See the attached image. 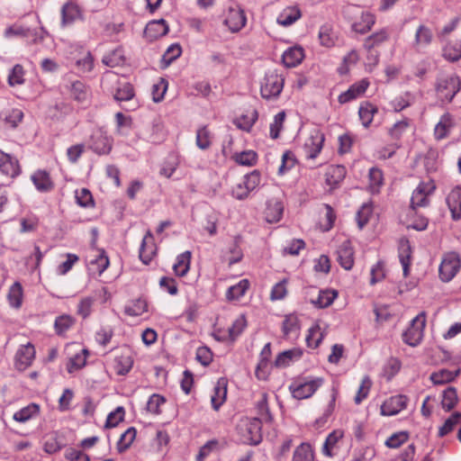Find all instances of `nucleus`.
<instances>
[{"mask_svg":"<svg viewBox=\"0 0 461 461\" xmlns=\"http://www.w3.org/2000/svg\"><path fill=\"white\" fill-rule=\"evenodd\" d=\"M285 78L276 70H268L260 83V94L264 99H276L281 94Z\"/></svg>","mask_w":461,"mask_h":461,"instance_id":"f257e3e1","label":"nucleus"},{"mask_svg":"<svg viewBox=\"0 0 461 461\" xmlns=\"http://www.w3.org/2000/svg\"><path fill=\"white\" fill-rule=\"evenodd\" d=\"M261 421L258 418L242 419L238 425L240 440L244 444L257 445L261 441Z\"/></svg>","mask_w":461,"mask_h":461,"instance_id":"f03ea898","label":"nucleus"},{"mask_svg":"<svg viewBox=\"0 0 461 461\" xmlns=\"http://www.w3.org/2000/svg\"><path fill=\"white\" fill-rule=\"evenodd\" d=\"M321 377H307L294 381L289 385V390L294 398L303 400L310 398L322 385Z\"/></svg>","mask_w":461,"mask_h":461,"instance_id":"7ed1b4c3","label":"nucleus"},{"mask_svg":"<svg viewBox=\"0 0 461 461\" xmlns=\"http://www.w3.org/2000/svg\"><path fill=\"white\" fill-rule=\"evenodd\" d=\"M325 137L318 127L311 128L303 140V149L306 158L314 159L321 153Z\"/></svg>","mask_w":461,"mask_h":461,"instance_id":"20e7f679","label":"nucleus"},{"mask_svg":"<svg viewBox=\"0 0 461 461\" xmlns=\"http://www.w3.org/2000/svg\"><path fill=\"white\" fill-rule=\"evenodd\" d=\"M461 88L459 77L454 74L441 76L438 79L437 92L440 99L451 102Z\"/></svg>","mask_w":461,"mask_h":461,"instance_id":"39448f33","label":"nucleus"},{"mask_svg":"<svg viewBox=\"0 0 461 461\" xmlns=\"http://www.w3.org/2000/svg\"><path fill=\"white\" fill-rule=\"evenodd\" d=\"M426 317L423 312L418 314L402 334L403 341L411 347L418 346L423 338Z\"/></svg>","mask_w":461,"mask_h":461,"instance_id":"423d86ee","label":"nucleus"},{"mask_svg":"<svg viewBox=\"0 0 461 461\" xmlns=\"http://www.w3.org/2000/svg\"><path fill=\"white\" fill-rule=\"evenodd\" d=\"M461 267V259L456 252L444 254L439 265V278L443 282L451 281Z\"/></svg>","mask_w":461,"mask_h":461,"instance_id":"0eeeda50","label":"nucleus"},{"mask_svg":"<svg viewBox=\"0 0 461 461\" xmlns=\"http://www.w3.org/2000/svg\"><path fill=\"white\" fill-rule=\"evenodd\" d=\"M247 23L244 10L236 4L230 5L225 14L224 24L231 32H240Z\"/></svg>","mask_w":461,"mask_h":461,"instance_id":"6e6552de","label":"nucleus"},{"mask_svg":"<svg viewBox=\"0 0 461 461\" xmlns=\"http://www.w3.org/2000/svg\"><path fill=\"white\" fill-rule=\"evenodd\" d=\"M436 189V185L432 180L422 181L412 192L411 197V206L415 209L417 207H424L429 204V197Z\"/></svg>","mask_w":461,"mask_h":461,"instance_id":"1a4fd4ad","label":"nucleus"},{"mask_svg":"<svg viewBox=\"0 0 461 461\" xmlns=\"http://www.w3.org/2000/svg\"><path fill=\"white\" fill-rule=\"evenodd\" d=\"M46 34L47 32L43 29H41L40 31L31 30L30 28L19 24L9 26L5 31V38H29L32 40V43H38L42 41Z\"/></svg>","mask_w":461,"mask_h":461,"instance_id":"9d476101","label":"nucleus"},{"mask_svg":"<svg viewBox=\"0 0 461 461\" xmlns=\"http://www.w3.org/2000/svg\"><path fill=\"white\" fill-rule=\"evenodd\" d=\"M113 146V140L104 131H95L90 139L89 149L98 155L109 154Z\"/></svg>","mask_w":461,"mask_h":461,"instance_id":"9b49d317","label":"nucleus"},{"mask_svg":"<svg viewBox=\"0 0 461 461\" xmlns=\"http://www.w3.org/2000/svg\"><path fill=\"white\" fill-rule=\"evenodd\" d=\"M35 348L28 342L24 345H21L14 356V366L16 369L24 371L32 365L35 358Z\"/></svg>","mask_w":461,"mask_h":461,"instance_id":"f8f14e48","label":"nucleus"},{"mask_svg":"<svg viewBox=\"0 0 461 461\" xmlns=\"http://www.w3.org/2000/svg\"><path fill=\"white\" fill-rule=\"evenodd\" d=\"M409 399L406 395H393L384 402L381 405V414L383 416H393L402 410L406 409Z\"/></svg>","mask_w":461,"mask_h":461,"instance_id":"ddd939ff","label":"nucleus"},{"mask_svg":"<svg viewBox=\"0 0 461 461\" xmlns=\"http://www.w3.org/2000/svg\"><path fill=\"white\" fill-rule=\"evenodd\" d=\"M370 83L368 81V79L366 78H363L356 83H354L353 85L350 86V87L341 93L339 95V103L343 104H347L352 100H355L357 98H359L360 96H362L365 92L366 91V89L368 88Z\"/></svg>","mask_w":461,"mask_h":461,"instance_id":"4468645a","label":"nucleus"},{"mask_svg":"<svg viewBox=\"0 0 461 461\" xmlns=\"http://www.w3.org/2000/svg\"><path fill=\"white\" fill-rule=\"evenodd\" d=\"M31 180L36 190L40 193H50L55 187V184L50 173L46 170H36L32 174Z\"/></svg>","mask_w":461,"mask_h":461,"instance_id":"2eb2a0df","label":"nucleus"},{"mask_svg":"<svg viewBox=\"0 0 461 461\" xmlns=\"http://www.w3.org/2000/svg\"><path fill=\"white\" fill-rule=\"evenodd\" d=\"M337 260L345 270L352 269L354 266V249L349 240H344L337 249Z\"/></svg>","mask_w":461,"mask_h":461,"instance_id":"dca6fc26","label":"nucleus"},{"mask_svg":"<svg viewBox=\"0 0 461 461\" xmlns=\"http://www.w3.org/2000/svg\"><path fill=\"white\" fill-rule=\"evenodd\" d=\"M82 18V10L74 1H68L61 8V26L71 25Z\"/></svg>","mask_w":461,"mask_h":461,"instance_id":"f3484780","label":"nucleus"},{"mask_svg":"<svg viewBox=\"0 0 461 461\" xmlns=\"http://www.w3.org/2000/svg\"><path fill=\"white\" fill-rule=\"evenodd\" d=\"M304 57L303 48L300 45H294L283 52L282 61L286 68H295L302 63Z\"/></svg>","mask_w":461,"mask_h":461,"instance_id":"a211bd4d","label":"nucleus"},{"mask_svg":"<svg viewBox=\"0 0 461 461\" xmlns=\"http://www.w3.org/2000/svg\"><path fill=\"white\" fill-rule=\"evenodd\" d=\"M157 247L155 244L153 234L150 230H148L142 239V242L140 248V258L145 264L148 265L156 255Z\"/></svg>","mask_w":461,"mask_h":461,"instance_id":"6ab92c4d","label":"nucleus"},{"mask_svg":"<svg viewBox=\"0 0 461 461\" xmlns=\"http://www.w3.org/2000/svg\"><path fill=\"white\" fill-rule=\"evenodd\" d=\"M0 172L9 177H15L20 174L18 160L2 150H0Z\"/></svg>","mask_w":461,"mask_h":461,"instance_id":"aec40b11","label":"nucleus"},{"mask_svg":"<svg viewBox=\"0 0 461 461\" xmlns=\"http://www.w3.org/2000/svg\"><path fill=\"white\" fill-rule=\"evenodd\" d=\"M88 258V270L92 273L102 275L109 267V258L104 250H95Z\"/></svg>","mask_w":461,"mask_h":461,"instance_id":"412c9836","label":"nucleus"},{"mask_svg":"<svg viewBox=\"0 0 461 461\" xmlns=\"http://www.w3.org/2000/svg\"><path fill=\"white\" fill-rule=\"evenodd\" d=\"M302 17V12L297 5L284 8L276 18V23L284 27L290 26Z\"/></svg>","mask_w":461,"mask_h":461,"instance_id":"4be33fe9","label":"nucleus"},{"mask_svg":"<svg viewBox=\"0 0 461 461\" xmlns=\"http://www.w3.org/2000/svg\"><path fill=\"white\" fill-rule=\"evenodd\" d=\"M346 176V168L340 165L330 166L325 173V182L330 189L336 188Z\"/></svg>","mask_w":461,"mask_h":461,"instance_id":"5701e85b","label":"nucleus"},{"mask_svg":"<svg viewBox=\"0 0 461 461\" xmlns=\"http://www.w3.org/2000/svg\"><path fill=\"white\" fill-rule=\"evenodd\" d=\"M168 32V26L165 20H156L149 22L145 28L144 34L149 41L156 40L166 35Z\"/></svg>","mask_w":461,"mask_h":461,"instance_id":"b1692460","label":"nucleus"},{"mask_svg":"<svg viewBox=\"0 0 461 461\" xmlns=\"http://www.w3.org/2000/svg\"><path fill=\"white\" fill-rule=\"evenodd\" d=\"M454 127V120L450 113H444L434 128V137L438 140L447 138Z\"/></svg>","mask_w":461,"mask_h":461,"instance_id":"393cba45","label":"nucleus"},{"mask_svg":"<svg viewBox=\"0 0 461 461\" xmlns=\"http://www.w3.org/2000/svg\"><path fill=\"white\" fill-rule=\"evenodd\" d=\"M432 39L433 34L431 30L429 27L420 24L415 32L413 48L420 51L429 46L431 43Z\"/></svg>","mask_w":461,"mask_h":461,"instance_id":"a878e982","label":"nucleus"},{"mask_svg":"<svg viewBox=\"0 0 461 461\" xmlns=\"http://www.w3.org/2000/svg\"><path fill=\"white\" fill-rule=\"evenodd\" d=\"M227 396V383L224 379L217 381L213 387L212 394L211 395L212 406L215 411L224 403Z\"/></svg>","mask_w":461,"mask_h":461,"instance_id":"bb28decb","label":"nucleus"},{"mask_svg":"<svg viewBox=\"0 0 461 461\" xmlns=\"http://www.w3.org/2000/svg\"><path fill=\"white\" fill-rule=\"evenodd\" d=\"M411 258V249L408 240L402 239L399 247V260L402 267L403 276L407 277L410 273Z\"/></svg>","mask_w":461,"mask_h":461,"instance_id":"cd10ccee","label":"nucleus"},{"mask_svg":"<svg viewBox=\"0 0 461 461\" xmlns=\"http://www.w3.org/2000/svg\"><path fill=\"white\" fill-rule=\"evenodd\" d=\"M133 365V360L129 351L122 352L116 355L113 359V368L120 375H124L130 372Z\"/></svg>","mask_w":461,"mask_h":461,"instance_id":"c85d7f7f","label":"nucleus"},{"mask_svg":"<svg viewBox=\"0 0 461 461\" xmlns=\"http://www.w3.org/2000/svg\"><path fill=\"white\" fill-rule=\"evenodd\" d=\"M447 203L454 219L461 218V187L456 186L447 196Z\"/></svg>","mask_w":461,"mask_h":461,"instance_id":"c756f323","label":"nucleus"},{"mask_svg":"<svg viewBox=\"0 0 461 461\" xmlns=\"http://www.w3.org/2000/svg\"><path fill=\"white\" fill-rule=\"evenodd\" d=\"M300 321L296 314L285 315L283 321V333L285 338L297 337L300 330Z\"/></svg>","mask_w":461,"mask_h":461,"instance_id":"7c9ffc66","label":"nucleus"},{"mask_svg":"<svg viewBox=\"0 0 461 461\" xmlns=\"http://www.w3.org/2000/svg\"><path fill=\"white\" fill-rule=\"evenodd\" d=\"M343 436L344 432L340 429H336L330 433L323 444L322 453L325 456H332L338 450V443L343 438Z\"/></svg>","mask_w":461,"mask_h":461,"instance_id":"2f4dec72","label":"nucleus"},{"mask_svg":"<svg viewBox=\"0 0 461 461\" xmlns=\"http://www.w3.org/2000/svg\"><path fill=\"white\" fill-rule=\"evenodd\" d=\"M284 205L278 199H271L267 202L266 219L268 222H277L282 218Z\"/></svg>","mask_w":461,"mask_h":461,"instance_id":"473e14b6","label":"nucleus"},{"mask_svg":"<svg viewBox=\"0 0 461 461\" xmlns=\"http://www.w3.org/2000/svg\"><path fill=\"white\" fill-rule=\"evenodd\" d=\"M377 107L369 102H364L360 104L358 109V115L362 125L365 128H368L370 126L374 120V116L375 113H377Z\"/></svg>","mask_w":461,"mask_h":461,"instance_id":"72a5a7b5","label":"nucleus"},{"mask_svg":"<svg viewBox=\"0 0 461 461\" xmlns=\"http://www.w3.org/2000/svg\"><path fill=\"white\" fill-rule=\"evenodd\" d=\"M191 251L186 250L176 257V262L173 265V270L177 276H185L189 269L191 263Z\"/></svg>","mask_w":461,"mask_h":461,"instance_id":"f704fd0d","label":"nucleus"},{"mask_svg":"<svg viewBox=\"0 0 461 461\" xmlns=\"http://www.w3.org/2000/svg\"><path fill=\"white\" fill-rule=\"evenodd\" d=\"M40 407L36 403H30L21 410L15 411L13 415V419L20 423H24L31 419H33L39 415Z\"/></svg>","mask_w":461,"mask_h":461,"instance_id":"c9c22d12","label":"nucleus"},{"mask_svg":"<svg viewBox=\"0 0 461 461\" xmlns=\"http://www.w3.org/2000/svg\"><path fill=\"white\" fill-rule=\"evenodd\" d=\"M249 288V282L248 279H242L239 283L234 285H231L228 288L226 292V299L229 302L239 301L248 289Z\"/></svg>","mask_w":461,"mask_h":461,"instance_id":"e433bc0d","label":"nucleus"},{"mask_svg":"<svg viewBox=\"0 0 461 461\" xmlns=\"http://www.w3.org/2000/svg\"><path fill=\"white\" fill-rule=\"evenodd\" d=\"M318 36L321 46L325 48H331L335 46L337 41V35L334 32L331 25L324 24L321 26Z\"/></svg>","mask_w":461,"mask_h":461,"instance_id":"4c0bfd02","label":"nucleus"},{"mask_svg":"<svg viewBox=\"0 0 461 461\" xmlns=\"http://www.w3.org/2000/svg\"><path fill=\"white\" fill-rule=\"evenodd\" d=\"M375 23V17L371 13H363L359 20L353 23V30L364 34L369 32Z\"/></svg>","mask_w":461,"mask_h":461,"instance_id":"58836bf2","label":"nucleus"},{"mask_svg":"<svg viewBox=\"0 0 461 461\" xmlns=\"http://www.w3.org/2000/svg\"><path fill=\"white\" fill-rule=\"evenodd\" d=\"M70 94L72 97L80 104H86L90 96L88 87L81 81L72 83Z\"/></svg>","mask_w":461,"mask_h":461,"instance_id":"ea45409f","label":"nucleus"},{"mask_svg":"<svg viewBox=\"0 0 461 461\" xmlns=\"http://www.w3.org/2000/svg\"><path fill=\"white\" fill-rule=\"evenodd\" d=\"M389 39V32L387 29H381L380 31L373 33L365 40L364 47L367 50H372L374 48L380 46Z\"/></svg>","mask_w":461,"mask_h":461,"instance_id":"a19ab883","label":"nucleus"},{"mask_svg":"<svg viewBox=\"0 0 461 461\" xmlns=\"http://www.w3.org/2000/svg\"><path fill=\"white\" fill-rule=\"evenodd\" d=\"M303 355V350L300 348H292L280 353L276 359V366L284 367L290 365L294 360H298Z\"/></svg>","mask_w":461,"mask_h":461,"instance_id":"79ce46f5","label":"nucleus"},{"mask_svg":"<svg viewBox=\"0 0 461 461\" xmlns=\"http://www.w3.org/2000/svg\"><path fill=\"white\" fill-rule=\"evenodd\" d=\"M23 298V286L19 282H15L12 285L9 289L7 299L9 304L15 309H18L22 306Z\"/></svg>","mask_w":461,"mask_h":461,"instance_id":"37998d69","label":"nucleus"},{"mask_svg":"<svg viewBox=\"0 0 461 461\" xmlns=\"http://www.w3.org/2000/svg\"><path fill=\"white\" fill-rule=\"evenodd\" d=\"M232 158L240 166L252 167L258 162V154L254 150L249 149L235 153Z\"/></svg>","mask_w":461,"mask_h":461,"instance_id":"c03bdc74","label":"nucleus"},{"mask_svg":"<svg viewBox=\"0 0 461 461\" xmlns=\"http://www.w3.org/2000/svg\"><path fill=\"white\" fill-rule=\"evenodd\" d=\"M292 461H314V453L309 443L299 445L293 455Z\"/></svg>","mask_w":461,"mask_h":461,"instance_id":"a18cd8bd","label":"nucleus"},{"mask_svg":"<svg viewBox=\"0 0 461 461\" xmlns=\"http://www.w3.org/2000/svg\"><path fill=\"white\" fill-rule=\"evenodd\" d=\"M322 339V329L319 323H315L308 330V335L306 336V343L308 347L316 348L321 342Z\"/></svg>","mask_w":461,"mask_h":461,"instance_id":"49530a36","label":"nucleus"},{"mask_svg":"<svg viewBox=\"0 0 461 461\" xmlns=\"http://www.w3.org/2000/svg\"><path fill=\"white\" fill-rule=\"evenodd\" d=\"M443 56L449 61H457L461 59V41H449L443 49Z\"/></svg>","mask_w":461,"mask_h":461,"instance_id":"de8ad7c7","label":"nucleus"},{"mask_svg":"<svg viewBox=\"0 0 461 461\" xmlns=\"http://www.w3.org/2000/svg\"><path fill=\"white\" fill-rule=\"evenodd\" d=\"M258 119V113L256 110L252 111L250 114H244L233 121L237 128L244 131H249Z\"/></svg>","mask_w":461,"mask_h":461,"instance_id":"09e8293b","label":"nucleus"},{"mask_svg":"<svg viewBox=\"0 0 461 461\" xmlns=\"http://www.w3.org/2000/svg\"><path fill=\"white\" fill-rule=\"evenodd\" d=\"M212 144V134L207 127L203 126L196 131V145L200 149H207Z\"/></svg>","mask_w":461,"mask_h":461,"instance_id":"8fccbe9b","label":"nucleus"},{"mask_svg":"<svg viewBox=\"0 0 461 461\" xmlns=\"http://www.w3.org/2000/svg\"><path fill=\"white\" fill-rule=\"evenodd\" d=\"M136 434L137 431L134 428H129L122 434L117 443L119 452H123L130 447L136 438Z\"/></svg>","mask_w":461,"mask_h":461,"instance_id":"3c124183","label":"nucleus"},{"mask_svg":"<svg viewBox=\"0 0 461 461\" xmlns=\"http://www.w3.org/2000/svg\"><path fill=\"white\" fill-rule=\"evenodd\" d=\"M75 323V319L68 314L60 315L56 318L54 327L59 335L65 333Z\"/></svg>","mask_w":461,"mask_h":461,"instance_id":"603ef678","label":"nucleus"},{"mask_svg":"<svg viewBox=\"0 0 461 461\" xmlns=\"http://www.w3.org/2000/svg\"><path fill=\"white\" fill-rule=\"evenodd\" d=\"M337 295L338 294L334 290L321 291L317 299L313 301V303L319 308H326L333 303Z\"/></svg>","mask_w":461,"mask_h":461,"instance_id":"864d4df0","label":"nucleus"},{"mask_svg":"<svg viewBox=\"0 0 461 461\" xmlns=\"http://www.w3.org/2000/svg\"><path fill=\"white\" fill-rule=\"evenodd\" d=\"M461 421V413L454 412L438 429V436L444 437L450 433L455 427Z\"/></svg>","mask_w":461,"mask_h":461,"instance_id":"5fc2aeb1","label":"nucleus"},{"mask_svg":"<svg viewBox=\"0 0 461 461\" xmlns=\"http://www.w3.org/2000/svg\"><path fill=\"white\" fill-rule=\"evenodd\" d=\"M75 198L77 203L81 207H91L94 205L92 194L86 188H80L76 190Z\"/></svg>","mask_w":461,"mask_h":461,"instance_id":"6e6d98bb","label":"nucleus"},{"mask_svg":"<svg viewBox=\"0 0 461 461\" xmlns=\"http://www.w3.org/2000/svg\"><path fill=\"white\" fill-rule=\"evenodd\" d=\"M261 181V176L258 170H253L249 174H247L243 179V185H245V192L250 193L255 190Z\"/></svg>","mask_w":461,"mask_h":461,"instance_id":"4d7b16f0","label":"nucleus"},{"mask_svg":"<svg viewBox=\"0 0 461 461\" xmlns=\"http://www.w3.org/2000/svg\"><path fill=\"white\" fill-rule=\"evenodd\" d=\"M414 101L413 96L410 93H404L395 97L392 102L391 105L395 112H400L406 107L410 106Z\"/></svg>","mask_w":461,"mask_h":461,"instance_id":"13d9d810","label":"nucleus"},{"mask_svg":"<svg viewBox=\"0 0 461 461\" xmlns=\"http://www.w3.org/2000/svg\"><path fill=\"white\" fill-rule=\"evenodd\" d=\"M167 90V81L160 77L158 82L152 86V99L155 103H159L164 99Z\"/></svg>","mask_w":461,"mask_h":461,"instance_id":"bf43d9fd","label":"nucleus"},{"mask_svg":"<svg viewBox=\"0 0 461 461\" xmlns=\"http://www.w3.org/2000/svg\"><path fill=\"white\" fill-rule=\"evenodd\" d=\"M24 69L22 65L16 64L8 76V84L11 86L23 85L24 83Z\"/></svg>","mask_w":461,"mask_h":461,"instance_id":"052dcab7","label":"nucleus"},{"mask_svg":"<svg viewBox=\"0 0 461 461\" xmlns=\"http://www.w3.org/2000/svg\"><path fill=\"white\" fill-rule=\"evenodd\" d=\"M368 178H369L370 190L373 193L377 192L383 184L384 178H383L382 171L377 167L370 168L369 174H368Z\"/></svg>","mask_w":461,"mask_h":461,"instance_id":"680f3d73","label":"nucleus"},{"mask_svg":"<svg viewBox=\"0 0 461 461\" xmlns=\"http://www.w3.org/2000/svg\"><path fill=\"white\" fill-rule=\"evenodd\" d=\"M456 402L457 394L456 389L453 387H448L443 393V399L441 402L443 409L446 411H450L455 407Z\"/></svg>","mask_w":461,"mask_h":461,"instance_id":"e2e57ef3","label":"nucleus"},{"mask_svg":"<svg viewBox=\"0 0 461 461\" xmlns=\"http://www.w3.org/2000/svg\"><path fill=\"white\" fill-rule=\"evenodd\" d=\"M373 208L369 203L363 204L357 213V221L359 229H363L372 216Z\"/></svg>","mask_w":461,"mask_h":461,"instance_id":"0e129e2a","label":"nucleus"},{"mask_svg":"<svg viewBox=\"0 0 461 461\" xmlns=\"http://www.w3.org/2000/svg\"><path fill=\"white\" fill-rule=\"evenodd\" d=\"M61 448V443L55 433H50L45 437L43 449L49 454L58 452Z\"/></svg>","mask_w":461,"mask_h":461,"instance_id":"69168bd1","label":"nucleus"},{"mask_svg":"<svg viewBox=\"0 0 461 461\" xmlns=\"http://www.w3.org/2000/svg\"><path fill=\"white\" fill-rule=\"evenodd\" d=\"M67 259L59 264L56 269V272L59 276H64L68 273L73 266L79 260V258L76 254L67 253Z\"/></svg>","mask_w":461,"mask_h":461,"instance_id":"338daca9","label":"nucleus"},{"mask_svg":"<svg viewBox=\"0 0 461 461\" xmlns=\"http://www.w3.org/2000/svg\"><path fill=\"white\" fill-rule=\"evenodd\" d=\"M147 303L144 300L139 299L132 302L125 308V312L130 316H140L147 312Z\"/></svg>","mask_w":461,"mask_h":461,"instance_id":"774afa93","label":"nucleus"}]
</instances>
